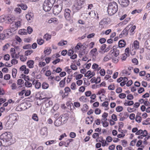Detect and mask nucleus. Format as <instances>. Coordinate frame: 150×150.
Masks as SVG:
<instances>
[{"instance_id": "1", "label": "nucleus", "mask_w": 150, "mask_h": 150, "mask_svg": "<svg viewBox=\"0 0 150 150\" xmlns=\"http://www.w3.org/2000/svg\"><path fill=\"white\" fill-rule=\"evenodd\" d=\"M118 9V5L116 2L113 1L108 4L107 11L108 14L110 16L115 14L117 11Z\"/></svg>"}, {"instance_id": "2", "label": "nucleus", "mask_w": 150, "mask_h": 150, "mask_svg": "<svg viewBox=\"0 0 150 150\" xmlns=\"http://www.w3.org/2000/svg\"><path fill=\"white\" fill-rule=\"evenodd\" d=\"M85 2V0H77L75 1L72 7L73 13L74 14L80 11L82 7V5Z\"/></svg>"}, {"instance_id": "3", "label": "nucleus", "mask_w": 150, "mask_h": 150, "mask_svg": "<svg viewBox=\"0 0 150 150\" xmlns=\"http://www.w3.org/2000/svg\"><path fill=\"white\" fill-rule=\"evenodd\" d=\"M12 138L11 134L10 132H6L2 134L0 136V139L4 142L9 141Z\"/></svg>"}, {"instance_id": "4", "label": "nucleus", "mask_w": 150, "mask_h": 150, "mask_svg": "<svg viewBox=\"0 0 150 150\" xmlns=\"http://www.w3.org/2000/svg\"><path fill=\"white\" fill-rule=\"evenodd\" d=\"M110 19L108 18H104L99 23V27L101 28H104L105 25H107L110 23Z\"/></svg>"}, {"instance_id": "5", "label": "nucleus", "mask_w": 150, "mask_h": 150, "mask_svg": "<svg viewBox=\"0 0 150 150\" xmlns=\"http://www.w3.org/2000/svg\"><path fill=\"white\" fill-rule=\"evenodd\" d=\"M62 8V4L55 5L53 8V12L54 15H57L61 11Z\"/></svg>"}, {"instance_id": "6", "label": "nucleus", "mask_w": 150, "mask_h": 150, "mask_svg": "<svg viewBox=\"0 0 150 150\" xmlns=\"http://www.w3.org/2000/svg\"><path fill=\"white\" fill-rule=\"evenodd\" d=\"M71 11L69 8H66L64 11V16L65 18L67 20H69L71 17Z\"/></svg>"}, {"instance_id": "7", "label": "nucleus", "mask_w": 150, "mask_h": 150, "mask_svg": "<svg viewBox=\"0 0 150 150\" xmlns=\"http://www.w3.org/2000/svg\"><path fill=\"white\" fill-rule=\"evenodd\" d=\"M118 1L120 5L124 7L127 6L129 3V0H118Z\"/></svg>"}, {"instance_id": "8", "label": "nucleus", "mask_w": 150, "mask_h": 150, "mask_svg": "<svg viewBox=\"0 0 150 150\" xmlns=\"http://www.w3.org/2000/svg\"><path fill=\"white\" fill-rule=\"evenodd\" d=\"M63 124L66 123L68 120V116L67 114H64L60 115L59 117Z\"/></svg>"}, {"instance_id": "9", "label": "nucleus", "mask_w": 150, "mask_h": 150, "mask_svg": "<svg viewBox=\"0 0 150 150\" xmlns=\"http://www.w3.org/2000/svg\"><path fill=\"white\" fill-rule=\"evenodd\" d=\"M14 17L11 16H8L6 17L5 22L6 23L10 24L12 23L15 21Z\"/></svg>"}, {"instance_id": "10", "label": "nucleus", "mask_w": 150, "mask_h": 150, "mask_svg": "<svg viewBox=\"0 0 150 150\" xmlns=\"http://www.w3.org/2000/svg\"><path fill=\"white\" fill-rule=\"evenodd\" d=\"M10 119L13 121H17L18 118V115L16 113H12L10 115Z\"/></svg>"}, {"instance_id": "11", "label": "nucleus", "mask_w": 150, "mask_h": 150, "mask_svg": "<svg viewBox=\"0 0 150 150\" xmlns=\"http://www.w3.org/2000/svg\"><path fill=\"white\" fill-rule=\"evenodd\" d=\"M52 6H50L47 4L45 3L44 2L43 4V9L45 11H50L52 8Z\"/></svg>"}, {"instance_id": "12", "label": "nucleus", "mask_w": 150, "mask_h": 150, "mask_svg": "<svg viewBox=\"0 0 150 150\" xmlns=\"http://www.w3.org/2000/svg\"><path fill=\"white\" fill-rule=\"evenodd\" d=\"M45 105L46 108L51 106L52 105V102L51 100H50L49 99L45 98Z\"/></svg>"}, {"instance_id": "13", "label": "nucleus", "mask_w": 150, "mask_h": 150, "mask_svg": "<svg viewBox=\"0 0 150 150\" xmlns=\"http://www.w3.org/2000/svg\"><path fill=\"white\" fill-rule=\"evenodd\" d=\"M129 30V27H126L122 32L121 34L119 35V37L120 38H121L123 35V36H126L128 34V31Z\"/></svg>"}, {"instance_id": "14", "label": "nucleus", "mask_w": 150, "mask_h": 150, "mask_svg": "<svg viewBox=\"0 0 150 150\" xmlns=\"http://www.w3.org/2000/svg\"><path fill=\"white\" fill-rule=\"evenodd\" d=\"M139 42L137 40L134 41V43L132 45V48L135 50L138 49L139 48Z\"/></svg>"}, {"instance_id": "15", "label": "nucleus", "mask_w": 150, "mask_h": 150, "mask_svg": "<svg viewBox=\"0 0 150 150\" xmlns=\"http://www.w3.org/2000/svg\"><path fill=\"white\" fill-rule=\"evenodd\" d=\"M47 129L46 127H44L41 129L40 131L41 135L46 136L47 135Z\"/></svg>"}, {"instance_id": "16", "label": "nucleus", "mask_w": 150, "mask_h": 150, "mask_svg": "<svg viewBox=\"0 0 150 150\" xmlns=\"http://www.w3.org/2000/svg\"><path fill=\"white\" fill-rule=\"evenodd\" d=\"M54 124L55 126L57 127L60 126L61 125L63 124L62 122L59 117L55 120Z\"/></svg>"}, {"instance_id": "17", "label": "nucleus", "mask_w": 150, "mask_h": 150, "mask_svg": "<svg viewBox=\"0 0 150 150\" xmlns=\"http://www.w3.org/2000/svg\"><path fill=\"white\" fill-rule=\"evenodd\" d=\"M33 14L31 13H29L26 15V18L27 20L30 22H31L32 20L33 19Z\"/></svg>"}, {"instance_id": "18", "label": "nucleus", "mask_w": 150, "mask_h": 150, "mask_svg": "<svg viewBox=\"0 0 150 150\" xmlns=\"http://www.w3.org/2000/svg\"><path fill=\"white\" fill-rule=\"evenodd\" d=\"M126 42L124 40H120L118 42V47L119 48L123 47L126 45Z\"/></svg>"}, {"instance_id": "19", "label": "nucleus", "mask_w": 150, "mask_h": 150, "mask_svg": "<svg viewBox=\"0 0 150 150\" xmlns=\"http://www.w3.org/2000/svg\"><path fill=\"white\" fill-rule=\"evenodd\" d=\"M144 46L146 48L150 50V38L145 41Z\"/></svg>"}, {"instance_id": "20", "label": "nucleus", "mask_w": 150, "mask_h": 150, "mask_svg": "<svg viewBox=\"0 0 150 150\" xmlns=\"http://www.w3.org/2000/svg\"><path fill=\"white\" fill-rule=\"evenodd\" d=\"M55 1L56 0H45L44 2L50 6L52 7Z\"/></svg>"}, {"instance_id": "21", "label": "nucleus", "mask_w": 150, "mask_h": 150, "mask_svg": "<svg viewBox=\"0 0 150 150\" xmlns=\"http://www.w3.org/2000/svg\"><path fill=\"white\" fill-rule=\"evenodd\" d=\"M34 64V61L32 60L28 61L27 62V64L30 68H33V67Z\"/></svg>"}, {"instance_id": "22", "label": "nucleus", "mask_w": 150, "mask_h": 150, "mask_svg": "<svg viewBox=\"0 0 150 150\" xmlns=\"http://www.w3.org/2000/svg\"><path fill=\"white\" fill-rule=\"evenodd\" d=\"M21 26V22L20 21H18L17 22H15L14 25H12V26H13L16 30L18 28L20 27Z\"/></svg>"}, {"instance_id": "23", "label": "nucleus", "mask_w": 150, "mask_h": 150, "mask_svg": "<svg viewBox=\"0 0 150 150\" xmlns=\"http://www.w3.org/2000/svg\"><path fill=\"white\" fill-rule=\"evenodd\" d=\"M97 51V49L96 48L92 49L90 51V53L92 54L93 57H96L98 53L96 54V52Z\"/></svg>"}, {"instance_id": "24", "label": "nucleus", "mask_w": 150, "mask_h": 150, "mask_svg": "<svg viewBox=\"0 0 150 150\" xmlns=\"http://www.w3.org/2000/svg\"><path fill=\"white\" fill-rule=\"evenodd\" d=\"M26 105H27L26 104L23 103L21 104L20 106H17L16 108V110L18 111H21L23 110H25V109H23L22 107H20V106H21L22 107L23 106L25 107Z\"/></svg>"}, {"instance_id": "25", "label": "nucleus", "mask_w": 150, "mask_h": 150, "mask_svg": "<svg viewBox=\"0 0 150 150\" xmlns=\"http://www.w3.org/2000/svg\"><path fill=\"white\" fill-rule=\"evenodd\" d=\"M112 57V55L110 54H108L104 57L103 60L104 62H107L111 59Z\"/></svg>"}, {"instance_id": "26", "label": "nucleus", "mask_w": 150, "mask_h": 150, "mask_svg": "<svg viewBox=\"0 0 150 150\" xmlns=\"http://www.w3.org/2000/svg\"><path fill=\"white\" fill-rule=\"evenodd\" d=\"M49 23H51L52 22L54 23H58V19L55 18H52L48 21Z\"/></svg>"}, {"instance_id": "27", "label": "nucleus", "mask_w": 150, "mask_h": 150, "mask_svg": "<svg viewBox=\"0 0 150 150\" xmlns=\"http://www.w3.org/2000/svg\"><path fill=\"white\" fill-rule=\"evenodd\" d=\"M18 6H20L22 9L24 10H26L28 8L26 5L22 3L20 4H18Z\"/></svg>"}, {"instance_id": "28", "label": "nucleus", "mask_w": 150, "mask_h": 150, "mask_svg": "<svg viewBox=\"0 0 150 150\" xmlns=\"http://www.w3.org/2000/svg\"><path fill=\"white\" fill-rule=\"evenodd\" d=\"M126 102L124 103V104L125 106H130L134 104V102L133 101L125 100Z\"/></svg>"}, {"instance_id": "29", "label": "nucleus", "mask_w": 150, "mask_h": 150, "mask_svg": "<svg viewBox=\"0 0 150 150\" xmlns=\"http://www.w3.org/2000/svg\"><path fill=\"white\" fill-rule=\"evenodd\" d=\"M66 78H64V79L61 80L59 83V86L61 87H63L64 86L65 83Z\"/></svg>"}, {"instance_id": "30", "label": "nucleus", "mask_w": 150, "mask_h": 150, "mask_svg": "<svg viewBox=\"0 0 150 150\" xmlns=\"http://www.w3.org/2000/svg\"><path fill=\"white\" fill-rule=\"evenodd\" d=\"M67 41L66 40H62L60 41L58 43V45L59 46H63L66 45L67 43Z\"/></svg>"}, {"instance_id": "31", "label": "nucleus", "mask_w": 150, "mask_h": 150, "mask_svg": "<svg viewBox=\"0 0 150 150\" xmlns=\"http://www.w3.org/2000/svg\"><path fill=\"white\" fill-rule=\"evenodd\" d=\"M87 54V52H86L85 49H83V50L81 51L79 53V56L80 57H81V56L84 55L85 54Z\"/></svg>"}, {"instance_id": "32", "label": "nucleus", "mask_w": 150, "mask_h": 150, "mask_svg": "<svg viewBox=\"0 0 150 150\" xmlns=\"http://www.w3.org/2000/svg\"><path fill=\"white\" fill-rule=\"evenodd\" d=\"M51 35H49L47 33L46 34L44 35V38L46 40H48L51 38Z\"/></svg>"}, {"instance_id": "33", "label": "nucleus", "mask_w": 150, "mask_h": 150, "mask_svg": "<svg viewBox=\"0 0 150 150\" xmlns=\"http://www.w3.org/2000/svg\"><path fill=\"white\" fill-rule=\"evenodd\" d=\"M17 72V70L15 68H13L12 71V76L15 78L16 77V74Z\"/></svg>"}, {"instance_id": "34", "label": "nucleus", "mask_w": 150, "mask_h": 150, "mask_svg": "<svg viewBox=\"0 0 150 150\" xmlns=\"http://www.w3.org/2000/svg\"><path fill=\"white\" fill-rule=\"evenodd\" d=\"M37 42L39 45H41L44 42V40L41 38L38 39L37 40Z\"/></svg>"}, {"instance_id": "35", "label": "nucleus", "mask_w": 150, "mask_h": 150, "mask_svg": "<svg viewBox=\"0 0 150 150\" xmlns=\"http://www.w3.org/2000/svg\"><path fill=\"white\" fill-rule=\"evenodd\" d=\"M32 118L35 121H38V118L37 115L36 114H34L32 115Z\"/></svg>"}, {"instance_id": "36", "label": "nucleus", "mask_w": 150, "mask_h": 150, "mask_svg": "<svg viewBox=\"0 0 150 150\" xmlns=\"http://www.w3.org/2000/svg\"><path fill=\"white\" fill-rule=\"evenodd\" d=\"M73 140V139H69L67 140L65 142L66 143V147H67L69 145V144L70 142H72Z\"/></svg>"}, {"instance_id": "37", "label": "nucleus", "mask_w": 150, "mask_h": 150, "mask_svg": "<svg viewBox=\"0 0 150 150\" xmlns=\"http://www.w3.org/2000/svg\"><path fill=\"white\" fill-rule=\"evenodd\" d=\"M88 108V106L86 104H84L83 105V108L81 109V110L83 112H85L87 111Z\"/></svg>"}, {"instance_id": "38", "label": "nucleus", "mask_w": 150, "mask_h": 150, "mask_svg": "<svg viewBox=\"0 0 150 150\" xmlns=\"http://www.w3.org/2000/svg\"><path fill=\"white\" fill-rule=\"evenodd\" d=\"M33 52V51L32 50H28L26 51L25 52V56H28L30 55Z\"/></svg>"}, {"instance_id": "39", "label": "nucleus", "mask_w": 150, "mask_h": 150, "mask_svg": "<svg viewBox=\"0 0 150 150\" xmlns=\"http://www.w3.org/2000/svg\"><path fill=\"white\" fill-rule=\"evenodd\" d=\"M35 87L36 88L38 89L41 86V83L39 82L36 81L35 82Z\"/></svg>"}, {"instance_id": "40", "label": "nucleus", "mask_w": 150, "mask_h": 150, "mask_svg": "<svg viewBox=\"0 0 150 150\" xmlns=\"http://www.w3.org/2000/svg\"><path fill=\"white\" fill-rule=\"evenodd\" d=\"M49 87V85L46 83H43L42 85V87L43 89H47Z\"/></svg>"}, {"instance_id": "41", "label": "nucleus", "mask_w": 150, "mask_h": 150, "mask_svg": "<svg viewBox=\"0 0 150 150\" xmlns=\"http://www.w3.org/2000/svg\"><path fill=\"white\" fill-rule=\"evenodd\" d=\"M11 52V55L13 58H14V54H15V49L13 48H11L10 50Z\"/></svg>"}, {"instance_id": "42", "label": "nucleus", "mask_w": 150, "mask_h": 150, "mask_svg": "<svg viewBox=\"0 0 150 150\" xmlns=\"http://www.w3.org/2000/svg\"><path fill=\"white\" fill-rule=\"evenodd\" d=\"M4 33L5 36V38H8L9 36H11L12 35V34H11L9 32H8L7 30H6V32Z\"/></svg>"}, {"instance_id": "43", "label": "nucleus", "mask_w": 150, "mask_h": 150, "mask_svg": "<svg viewBox=\"0 0 150 150\" xmlns=\"http://www.w3.org/2000/svg\"><path fill=\"white\" fill-rule=\"evenodd\" d=\"M141 117L140 116H136L135 120L138 123H140L141 122Z\"/></svg>"}, {"instance_id": "44", "label": "nucleus", "mask_w": 150, "mask_h": 150, "mask_svg": "<svg viewBox=\"0 0 150 150\" xmlns=\"http://www.w3.org/2000/svg\"><path fill=\"white\" fill-rule=\"evenodd\" d=\"M7 30L8 33L9 32V33H10L11 34H12L13 32L15 31L16 30L14 28L13 26H12V27L11 28V29H8Z\"/></svg>"}, {"instance_id": "45", "label": "nucleus", "mask_w": 150, "mask_h": 150, "mask_svg": "<svg viewBox=\"0 0 150 150\" xmlns=\"http://www.w3.org/2000/svg\"><path fill=\"white\" fill-rule=\"evenodd\" d=\"M99 73L101 76H104L105 74V72L104 69H100Z\"/></svg>"}, {"instance_id": "46", "label": "nucleus", "mask_w": 150, "mask_h": 150, "mask_svg": "<svg viewBox=\"0 0 150 150\" xmlns=\"http://www.w3.org/2000/svg\"><path fill=\"white\" fill-rule=\"evenodd\" d=\"M123 110V107L122 106H118L116 108V110L117 112H120L122 111Z\"/></svg>"}, {"instance_id": "47", "label": "nucleus", "mask_w": 150, "mask_h": 150, "mask_svg": "<svg viewBox=\"0 0 150 150\" xmlns=\"http://www.w3.org/2000/svg\"><path fill=\"white\" fill-rule=\"evenodd\" d=\"M51 50L50 48H47L44 51V53L47 54H49L50 53Z\"/></svg>"}, {"instance_id": "48", "label": "nucleus", "mask_w": 150, "mask_h": 150, "mask_svg": "<svg viewBox=\"0 0 150 150\" xmlns=\"http://www.w3.org/2000/svg\"><path fill=\"white\" fill-rule=\"evenodd\" d=\"M108 116V114L107 113L105 112L102 115V117L103 118H104V119H102L101 120H103V119H104L106 121L107 120V119L106 118V117Z\"/></svg>"}, {"instance_id": "49", "label": "nucleus", "mask_w": 150, "mask_h": 150, "mask_svg": "<svg viewBox=\"0 0 150 150\" xmlns=\"http://www.w3.org/2000/svg\"><path fill=\"white\" fill-rule=\"evenodd\" d=\"M136 50L132 48V49L131 48L130 49V54L131 55H134L135 54Z\"/></svg>"}, {"instance_id": "50", "label": "nucleus", "mask_w": 150, "mask_h": 150, "mask_svg": "<svg viewBox=\"0 0 150 150\" xmlns=\"http://www.w3.org/2000/svg\"><path fill=\"white\" fill-rule=\"evenodd\" d=\"M119 97L121 99H124L126 97V95L125 93H121L119 95Z\"/></svg>"}, {"instance_id": "51", "label": "nucleus", "mask_w": 150, "mask_h": 150, "mask_svg": "<svg viewBox=\"0 0 150 150\" xmlns=\"http://www.w3.org/2000/svg\"><path fill=\"white\" fill-rule=\"evenodd\" d=\"M91 72L90 71H88L87 73L85 74V76L89 77H89L91 76Z\"/></svg>"}, {"instance_id": "52", "label": "nucleus", "mask_w": 150, "mask_h": 150, "mask_svg": "<svg viewBox=\"0 0 150 150\" xmlns=\"http://www.w3.org/2000/svg\"><path fill=\"white\" fill-rule=\"evenodd\" d=\"M25 86L28 87H31L32 86L31 83L28 81H26L25 83Z\"/></svg>"}, {"instance_id": "53", "label": "nucleus", "mask_w": 150, "mask_h": 150, "mask_svg": "<svg viewBox=\"0 0 150 150\" xmlns=\"http://www.w3.org/2000/svg\"><path fill=\"white\" fill-rule=\"evenodd\" d=\"M23 80L22 79H19L17 81V84L18 85H21L24 83Z\"/></svg>"}, {"instance_id": "54", "label": "nucleus", "mask_w": 150, "mask_h": 150, "mask_svg": "<svg viewBox=\"0 0 150 150\" xmlns=\"http://www.w3.org/2000/svg\"><path fill=\"white\" fill-rule=\"evenodd\" d=\"M108 89L111 90H113L115 89V86L114 84L113 85H110L108 87Z\"/></svg>"}, {"instance_id": "55", "label": "nucleus", "mask_w": 150, "mask_h": 150, "mask_svg": "<svg viewBox=\"0 0 150 150\" xmlns=\"http://www.w3.org/2000/svg\"><path fill=\"white\" fill-rule=\"evenodd\" d=\"M136 28V26L135 25H134L133 26L131 27V28H129V31L130 33H132L133 32H134V30Z\"/></svg>"}, {"instance_id": "56", "label": "nucleus", "mask_w": 150, "mask_h": 150, "mask_svg": "<svg viewBox=\"0 0 150 150\" xmlns=\"http://www.w3.org/2000/svg\"><path fill=\"white\" fill-rule=\"evenodd\" d=\"M127 99L128 100H131L133 99L134 97L132 94H130L127 96Z\"/></svg>"}, {"instance_id": "57", "label": "nucleus", "mask_w": 150, "mask_h": 150, "mask_svg": "<svg viewBox=\"0 0 150 150\" xmlns=\"http://www.w3.org/2000/svg\"><path fill=\"white\" fill-rule=\"evenodd\" d=\"M76 85L75 83H73L71 85V88L73 90H75L76 89Z\"/></svg>"}, {"instance_id": "58", "label": "nucleus", "mask_w": 150, "mask_h": 150, "mask_svg": "<svg viewBox=\"0 0 150 150\" xmlns=\"http://www.w3.org/2000/svg\"><path fill=\"white\" fill-rule=\"evenodd\" d=\"M58 108L59 107L58 105H55L52 108V109L51 110L52 112H53V111L55 112L56 110H57Z\"/></svg>"}, {"instance_id": "59", "label": "nucleus", "mask_w": 150, "mask_h": 150, "mask_svg": "<svg viewBox=\"0 0 150 150\" xmlns=\"http://www.w3.org/2000/svg\"><path fill=\"white\" fill-rule=\"evenodd\" d=\"M10 59V56L8 54H5L4 56V59L6 61Z\"/></svg>"}, {"instance_id": "60", "label": "nucleus", "mask_w": 150, "mask_h": 150, "mask_svg": "<svg viewBox=\"0 0 150 150\" xmlns=\"http://www.w3.org/2000/svg\"><path fill=\"white\" fill-rule=\"evenodd\" d=\"M5 38H5V34L4 33H2V34H0V39L1 40H4L5 39Z\"/></svg>"}, {"instance_id": "61", "label": "nucleus", "mask_w": 150, "mask_h": 150, "mask_svg": "<svg viewBox=\"0 0 150 150\" xmlns=\"http://www.w3.org/2000/svg\"><path fill=\"white\" fill-rule=\"evenodd\" d=\"M10 75L9 74H7L5 75L4 76V79L6 80H8L10 78Z\"/></svg>"}, {"instance_id": "62", "label": "nucleus", "mask_w": 150, "mask_h": 150, "mask_svg": "<svg viewBox=\"0 0 150 150\" xmlns=\"http://www.w3.org/2000/svg\"><path fill=\"white\" fill-rule=\"evenodd\" d=\"M18 60L15 59H13L11 61V63L12 64H16L18 63Z\"/></svg>"}, {"instance_id": "63", "label": "nucleus", "mask_w": 150, "mask_h": 150, "mask_svg": "<svg viewBox=\"0 0 150 150\" xmlns=\"http://www.w3.org/2000/svg\"><path fill=\"white\" fill-rule=\"evenodd\" d=\"M101 112L99 108H96L95 110V113L96 114L98 115L100 114Z\"/></svg>"}, {"instance_id": "64", "label": "nucleus", "mask_w": 150, "mask_h": 150, "mask_svg": "<svg viewBox=\"0 0 150 150\" xmlns=\"http://www.w3.org/2000/svg\"><path fill=\"white\" fill-rule=\"evenodd\" d=\"M71 68L73 70H76L77 69V67L75 64H72L70 66Z\"/></svg>"}]
</instances>
